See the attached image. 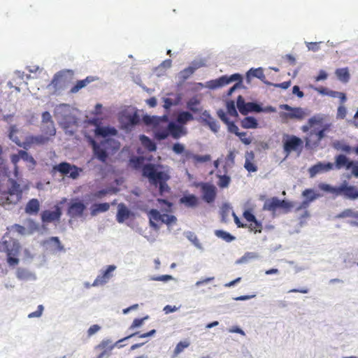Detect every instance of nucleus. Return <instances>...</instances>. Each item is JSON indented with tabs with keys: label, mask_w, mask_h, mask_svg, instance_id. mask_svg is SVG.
<instances>
[{
	"label": "nucleus",
	"mask_w": 358,
	"mask_h": 358,
	"mask_svg": "<svg viewBox=\"0 0 358 358\" xmlns=\"http://www.w3.org/2000/svg\"><path fill=\"white\" fill-rule=\"evenodd\" d=\"M8 229L10 231L17 232L22 236H29V232H27V228L24 226L13 224Z\"/></svg>",
	"instance_id": "49"
},
{
	"label": "nucleus",
	"mask_w": 358,
	"mask_h": 358,
	"mask_svg": "<svg viewBox=\"0 0 358 358\" xmlns=\"http://www.w3.org/2000/svg\"><path fill=\"white\" fill-rule=\"evenodd\" d=\"M199 120L208 126L213 132L217 133L220 127L217 122L211 117L207 110L203 112L202 115L199 117Z\"/></svg>",
	"instance_id": "24"
},
{
	"label": "nucleus",
	"mask_w": 358,
	"mask_h": 358,
	"mask_svg": "<svg viewBox=\"0 0 358 358\" xmlns=\"http://www.w3.org/2000/svg\"><path fill=\"white\" fill-rule=\"evenodd\" d=\"M227 112L231 115H233V116L238 115V113H237V110H236V106H235L234 101H228L227 103Z\"/></svg>",
	"instance_id": "62"
},
{
	"label": "nucleus",
	"mask_w": 358,
	"mask_h": 358,
	"mask_svg": "<svg viewBox=\"0 0 358 358\" xmlns=\"http://www.w3.org/2000/svg\"><path fill=\"white\" fill-rule=\"evenodd\" d=\"M268 73H265L264 69L262 67L259 68H251L246 73L245 80L246 84L252 87L256 83V80H259L262 83L266 84L268 86H273L275 87H280L283 90L287 89L290 86V81L283 82L282 83H275L273 82V79H267L266 76Z\"/></svg>",
	"instance_id": "4"
},
{
	"label": "nucleus",
	"mask_w": 358,
	"mask_h": 358,
	"mask_svg": "<svg viewBox=\"0 0 358 358\" xmlns=\"http://www.w3.org/2000/svg\"><path fill=\"white\" fill-rule=\"evenodd\" d=\"M97 137H102L99 141H92L91 145L94 158L108 164L110 157L120 148V143L111 138L117 134V130L113 127L97 126L94 130Z\"/></svg>",
	"instance_id": "1"
},
{
	"label": "nucleus",
	"mask_w": 358,
	"mask_h": 358,
	"mask_svg": "<svg viewBox=\"0 0 358 358\" xmlns=\"http://www.w3.org/2000/svg\"><path fill=\"white\" fill-rule=\"evenodd\" d=\"M148 317H149L147 315V316H145V317H143L141 319H135V320H134L131 325L129 327V329H134L135 328L141 327L143 325V322L145 320H147L148 319Z\"/></svg>",
	"instance_id": "63"
},
{
	"label": "nucleus",
	"mask_w": 358,
	"mask_h": 358,
	"mask_svg": "<svg viewBox=\"0 0 358 358\" xmlns=\"http://www.w3.org/2000/svg\"><path fill=\"white\" fill-rule=\"evenodd\" d=\"M236 106L240 113L243 115H247L250 112L261 113L262 106L256 102L245 103L241 96H238L236 101Z\"/></svg>",
	"instance_id": "13"
},
{
	"label": "nucleus",
	"mask_w": 358,
	"mask_h": 358,
	"mask_svg": "<svg viewBox=\"0 0 358 358\" xmlns=\"http://www.w3.org/2000/svg\"><path fill=\"white\" fill-rule=\"evenodd\" d=\"M157 201L160 203V207L163 211L170 212L171 211L172 203L169 202L166 199H158Z\"/></svg>",
	"instance_id": "61"
},
{
	"label": "nucleus",
	"mask_w": 358,
	"mask_h": 358,
	"mask_svg": "<svg viewBox=\"0 0 358 358\" xmlns=\"http://www.w3.org/2000/svg\"><path fill=\"white\" fill-rule=\"evenodd\" d=\"M219 178L218 185L222 188H226L229 186V182L231 181V178L229 176L226 175H218Z\"/></svg>",
	"instance_id": "57"
},
{
	"label": "nucleus",
	"mask_w": 358,
	"mask_h": 358,
	"mask_svg": "<svg viewBox=\"0 0 358 358\" xmlns=\"http://www.w3.org/2000/svg\"><path fill=\"white\" fill-rule=\"evenodd\" d=\"M228 130L237 136H238L243 143L245 145H249L251 143V140L250 138H242V136H245V132H239L238 127L232 122H229L228 124Z\"/></svg>",
	"instance_id": "28"
},
{
	"label": "nucleus",
	"mask_w": 358,
	"mask_h": 358,
	"mask_svg": "<svg viewBox=\"0 0 358 358\" xmlns=\"http://www.w3.org/2000/svg\"><path fill=\"white\" fill-rule=\"evenodd\" d=\"M231 206L229 203H224L222 204L220 210L221 220L224 223H227L229 220V214L231 211Z\"/></svg>",
	"instance_id": "39"
},
{
	"label": "nucleus",
	"mask_w": 358,
	"mask_h": 358,
	"mask_svg": "<svg viewBox=\"0 0 358 358\" xmlns=\"http://www.w3.org/2000/svg\"><path fill=\"white\" fill-rule=\"evenodd\" d=\"M172 150L178 155L184 153L185 149V145L180 143H176L173 145Z\"/></svg>",
	"instance_id": "64"
},
{
	"label": "nucleus",
	"mask_w": 358,
	"mask_h": 358,
	"mask_svg": "<svg viewBox=\"0 0 358 358\" xmlns=\"http://www.w3.org/2000/svg\"><path fill=\"white\" fill-rule=\"evenodd\" d=\"M110 205L108 203H102L95 204L91 211L92 216H96L100 212H106L108 210Z\"/></svg>",
	"instance_id": "43"
},
{
	"label": "nucleus",
	"mask_w": 358,
	"mask_h": 358,
	"mask_svg": "<svg viewBox=\"0 0 358 358\" xmlns=\"http://www.w3.org/2000/svg\"><path fill=\"white\" fill-rule=\"evenodd\" d=\"M148 280H155V281H162L164 282H166L171 280L177 281V280L176 278H174L171 275H158V276L150 275L148 277Z\"/></svg>",
	"instance_id": "50"
},
{
	"label": "nucleus",
	"mask_w": 358,
	"mask_h": 358,
	"mask_svg": "<svg viewBox=\"0 0 358 358\" xmlns=\"http://www.w3.org/2000/svg\"><path fill=\"white\" fill-rule=\"evenodd\" d=\"M254 157L255 155L252 152H247L245 153L244 167L249 172H255L257 171V166L251 162L254 159Z\"/></svg>",
	"instance_id": "33"
},
{
	"label": "nucleus",
	"mask_w": 358,
	"mask_h": 358,
	"mask_svg": "<svg viewBox=\"0 0 358 358\" xmlns=\"http://www.w3.org/2000/svg\"><path fill=\"white\" fill-rule=\"evenodd\" d=\"M176 221L177 218L176 216L172 215L162 214L161 222L166 224V225L170 226L172 224L176 223Z\"/></svg>",
	"instance_id": "54"
},
{
	"label": "nucleus",
	"mask_w": 358,
	"mask_h": 358,
	"mask_svg": "<svg viewBox=\"0 0 358 358\" xmlns=\"http://www.w3.org/2000/svg\"><path fill=\"white\" fill-rule=\"evenodd\" d=\"M194 117L192 114L189 111H180L176 117V122L180 124L185 125L189 121L192 120Z\"/></svg>",
	"instance_id": "29"
},
{
	"label": "nucleus",
	"mask_w": 358,
	"mask_h": 358,
	"mask_svg": "<svg viewBox=\"0 0 358 358\" xmlns=\"http://www.w3.org/2000/svg\"><path fill=\"white\" fill-rule=\"evenodd\" d=\"M335 74L337 78L343 83L348 82L350 78L348 68L337 69L335 71Z\"/></svg>",
	"instance_id": "37"
},
{
	"label": "nucleus",
	"mask_w": 358,
	"mask_h": 358,
	"mask_svg": "<svg viewBox=\"0 0 358 358\" xmlns=\"http://www.w3.org/2000/svg\"><path fill=\"white\" fill-rule=\"evenodd\" d=\"M16 277L20 280L34 281L36 280V275L27 268H18L16 271Z\"/></svg>",
	"instance_id": "26"
},
{
	"label": "nucleus",
	"mask_w": 358,
	"mask_h": 358,
	"mask_svg": "<svg viewBox=\"0 0 358 358\" xmlns=\"http://www.w3.org/2000/svg\"><path fill=\"white\" fill-rule=\"evenodd\" d=\"M184 236L199 250L201 252L203 251V248L202 244L199 242L196 236L194 233L192 231H185L184 232Z\"/></svg>",
	"instance_id": "36"
},
{
	"label": "nucleus",
	"mask_w": 358,
	"mask_h": 358,
	"mask_svg": "<svg viewBox=\"0 0 358 358\" xmlns=\"http://www.w3.org/2000/svg\"><path fill=\"white\" fill-rule=\"evenodd\" d=\"M233 82H236V83L229 90H240L247 87L243 86V77L239 73H234L231 76L224 75L217 79L210 80L208 82V87L210 90H214L222 87Z\"/></svg>",
	"instance_id": "5"
},
{
	"label": "nucleus",
	"mask_w": 358,
	"mask_h": 358,
	"mask_svg": "<svg viewBox=\"0 0 358 358\" xmlns=\"http://www.w3.org/2000/svg\"><path fill=\"white\" fill-rule=\"evenodd\" d=\"M326 117L327 116L323 114L316 115L308 120V124H309V127H313L317 124H321L323 122Z\"/></svg>",
	"instance_id": "48"
},
{
	"label": "nucleus",
	"mask_w": 358,
	"mask_h": 358,
	"mask_svg": "<svg viewBox=\"0 0 358 358\" xmlns=\"http://www.w3.org/2000/svg\"><path fill=\"white\" fill-rule=\"evenodd\" d=\"M241 125L245 129H255L258 126L257 120L252 116H248L241 121Z\"/></svg>",
	"instance_id": "40"
},
{
	"label": "nucleus",
	"mask_w": 358,
	"mask_h": 358,
	"mask_svg": "<svg viewBox=\"0 0 358 358\" xmlns=\"http://www.w3.org/2000/svg\"><path fill=\"white\" fill-rule=\"evenodd\" d=\"M167 129L169 132V135L175 139H178L181 136H186L187 134V128L176 121L169 122Z\"/></svg>",
	"instance_id": "16"
},
{
	"label": "nucleus",
	"mask_w": 358,
	"mask_h": 358,
	"mask_svg": "<svg viewBox=\"0 0 358 358\" xmlns=\"http://www.w3.org/2000/svg\"><path fill=\"white\" fill-rule=\"evenodd\" d=\"M280 108L287 110V112L280 113V117L282 118L289 119H302L306 114L304 110L301 108H292L287 104L280 105Z\"/></svg>",
	"instance_id": "14"
},
{
	"label": "nucleus",
	"mask_w": 358,
	"mask_h": 358,
	"mask_svg": "<svg viewBox=\"0 0 358 358\" xmlns=\"http://www.w3.org/2000/svg\"><path fill=\"white\" fill-rule=\"evenodd\" d=\"M10 187L7 192L2 194L0 197V206L6 208L7 206L16 204L22 198V188L14 180H9Z\"/></svg>",
	"instance_id": "6"
},
{
	"label": "nucleus",
	"mask_w": 358,
	"mask_h": 358,
	"mask_svg": "<svg viewBox=\"0 0 358 358\" xmlns=\"http://www.w3.org/2000/svg\"><path fill=\"white\" fill-rule=\"evenodd\" d=\"M180 202L189 207H193L197 203V199L195 196L190 194L180 199Z\"/></svg>",
	"instance_id": "46"
},
{
	"label": "nucleus",
	"mask_w": 358,
	"mask_h": 358,
	"mask_svg": "<svg viewBox=\"0 0 358 358\" xmlns=\"http://www.w3.org/2000/svg\"><path fill=\"white\" fill-rule=\"evenodd\" d=\"M187 108L193 113L201 110L200 100L196 97L190 99L187 103Z\"/></svg>",
	"instance_id": "38"
},
{
	"label": "nucleus",
	"mask_w": 358,
	"mask_h": 358,
	"mask_svg": "<svg viewBox=\"0 0 358 358\" xmlns=\"http://www.w3.org/2000/svg\"><path fill=\"white\" fill-rule=\"evenodd\" d=\"M333 147L337 150H341L342 152H347V153H349L351 151L350 146H349L348 145L344 144L338 141L334 142Z\"/></svg>",
	"instance_id": "51"
},
{
	"label": "nucleus",
	"mask_w": 358,
	"mask_h": 358,
	"mask_svg": "<svg viewBox=\"0 0 358 358\" xmlns=\"http://www.w3.org/2000/svg\"><path fill=\"white\" fill-rule=\"evenodd\" d=\"M334 168V164L331 162H320L311 166L308 169V172L310 178H314L317 174L328 172L332 170Z\"/></svg>",
	"instance_id": "18"
},
{
	"label": "nucleus",
	"mask_w": 358,
	"mask_h": 358,
	"mask_svg": "<svg viewBox=\"0 0 358 358\" xmlns=\"http://www.w3.org/2000/svg\"><path fill=\"white\" fill-rule=\"evenodd\" d=\"M72 108L66 103H61L55 108V116L58 120H66L71 115Z\"/></svg>",
	"instance_id": "20"
},
{
	"label": "nucleus",
	"mask_w": 358,
	"mask_h": 358,
	"mask_svg": "<svg viewBox=\"0 0 358 358\" xmlns=\"http://www.w3.org/2000/svg\"><path fill=\"white\" fill-rule=\"evenodd\" d=\"M353 161L343 154H339L335 156V162L334 166L336 169L340 170L345 169V170H350V167L353 165Z\"/></svg>",
	"instance_id": "21"
},
{
	"label": "nucleus",
	"mask_w": 358,
	"mask_h": 358,
	"mask_svg": "<svg viewBox=\"0 0 358 358\" xmlns=\"http://www.w3.org/2000/svg\"><path fill=\"white\" fill-rule=\"evenodd\" d=\"M54 211L44 210L41 213V220L43 222H52L54 221H59L62 216V210L56 206Z\"/></svg>",
	"instance_id": "23"
},
{
	"label": "nucleus",
	"mask_w": 358,
	"mask_h": 358,
	"mask_svg": "<svg viewBox=\"0 0 358 358\" xmlns=\"http://www.w3.org/2000/svg\"><path fill=\"white\" fill-rule=\"evenodd\" d=\"M338 218L356 217L358 219V213L351 209H346L337 215Z\"/></svg>",
	"instance_id": "53"
},
{
	"label": "nucleus",
	"mask_w": 358,
	"mask_h": 358,
	"mask_svg": "<svg viewBox=\"0 0 358 358\" xmlns=\"http://www.w3.org/2000/svg\"><path fill=\"white\" fill-rule=\"evenodd\" d=\"M303 141L301 138L292 136L284 141V151L287 153V155H288L291 152L298 150L299 148L301 147Z\"/></svg>",
	"instance_id": "19"
},
{
	"label": "nucleus",
	"mask_w": 358,
	"mask_h": 358,
	"mask_svg": "<svg viewBox=\"0 0 358 358\" xmlns=\"http://www.w3.org/2000/svg\"><path fill=\"white\" fill-rule=\"evenodd\" d=\"M141 112L134 110V108L127 109L123 113L121 117V122L124 124L127 129L134 127L140 122L141 120L148 126H152L157 128L160 126L162 122H168V116L163 115L162 116L149 115L140 114Z\"/></svg>",
	"instance_id": "2"
},
{
	"label": "nucleus",
	"mask_w": 358,
	"mask_h": 358,
	"mask_svg": "<svg viewBox=\"0 0 358 358\" xmlns=\"http://www.w3.org/2000/svg\"><path fill=\"white\" fill-rule=\"evenodd\" d=\"M54 171L59 172L62 176H68L72 179H76L81 170L76 166L71 165L68 162H62L55 165L52 168Z\"/></svg>",
	"instance_id": "11"
},
{
	"label": "nucleus",
	"mask_w": 358,
	"mask_h": 358,
	"mask_svg": "<svg viewBox=\"0 0 358 358\" xmlns=\"http://www.w3.org/2000/svg\"><path fill=\"white\" fill-rule=\"evenodd\" d=\"M143 176L148 178L149 182L156 187H159V192L160 195H164L170 189L166 184V181L169 180L170 176L167 172L160 171L154 164H149L143 166Z\"/></svg>",
	"instance_id": "3"
},
{
	"label": "nucleus",
	"mask_w": 358,
	"mask_h": 358,
	"mask_svg": "<svg viewBox=\"0 0 358 358\" xmlns=\"http://www.w3.org/2000/svg\"><path fill=\"white\" fill-rule=\"evenodd\" d=\"M30 74H25L24 72L15 71L13 73L11 79L8 83V86L14 90H24L28 88V80L36 78Z\"/></svg>",
	"instance_id": "7"
},
{
	"label": "nucleus",
	"mask_w": 358,
	"mask_h": 358,
	"mask_svg": "<svg viewBox=\"0 0 358 358\" xmlns=\"http://www.w3.org/2000/svg\"><path fill=\"white\" fill-rule=\"evenodd\" d=\"M149 220H152L155 221H161L162 215L160 214L159 211L156 209H151L149 213Z\"/></svg>",
	"instance_id": "60"
},
{
	"label": "nucleus",
	"mask_w": 358,
	"mask_h": 358,
	"mask_svg": "<svg viewBox=\"0 0 358 358\" xmlns=\"http://www.w3.org/2000/svg\"><path fill=\"white\" fill-rule=\"evenodd\" d=\"M86 209V206L80 201H71L69 203L67 214L72 218L81 217L84 210Z\"/></svg>",
	"instance_id": "17"
},
{
	"label": "nucleus",
	"mask_w": 358,
	"mask_h": 358,
	"mask_svg": "<svg viewBox=\"0 0 358 358\" xmlns=\"http://www.w3.org/2000/svg\"><path fill=\"white\" fill-rule=\"evenodd\" d=\"M180 100V96L178 94L177 95V96L175 99H172L171 98H166L164 99V108L166 110H168L171 108V106L177 105L179 103Z\"/></svg>",
	"instance_id": "52"
},
{
	"label": "nucleus",
	"mask_w": 358,
	"mask_h": 358,
	"mask_svg": "<svg viewBox=\"0 0 358 358\" xmlns=\"http://www.w3.org/2000/svg\"><path fill=\"white\" fill-rule=\"evenodd\" d=\"M40 209L39 201L36 199H32L29 201L25 207V212L29 215L38 213Z\"/></svg>",
	"instance_id": "32"
},
{
	"label": "nucleus",
	"mask_w": 358,
	"mask_h": 358,
	"mask_svg": "<svg viewBox=\"0 0 358 358\" xmlns=\"http://www.w3.org/2000/svg\"><path fill=\"white\" fill-rule=\"evenodd\" d=\"M25 227L27 228V232H29V236L38 229V224L34 222L33 220H29Z\"/></svg>",
	"instance_id": "59"
},
{
	"label": "nucleus",
	"mask_w": 358,
	"mask_h": 358,
	"mask_svg": "<svg viewBox=\"0 0 358 358\" xmlns=\"http://www.w3.org/2000/svg\"><path fill=\"white\" fill-rule=\"evenodd\" d=\"M42 122L43 124H50L51 127L49 131H47V134L50 136H54L56 133L55 128L54 127L53 121L52 120V116L49 112L45 111L42 114Z\"/></svg>",
	"instance_id": "35"
},
{
	"label": "nucleus",
	"mask_w": 358,
	"mask_h": 358,
	"mask_svg": "<svg viewBox=\"0 0 358 358\" xmlns=\"http://www.w3.org/2000/svg\"><path fill=\"white\" fill-rule=\"evenodd\" d=\"M26 69L30 73H34L35 75L36 73H38V75L46 74V71H44L43 68L37 65L27 66Z\"/></svg>",
	"instance_id": "55"
},
{
	"label": "nucleus",
	"mask_w": 358,
	"mask_h": 358,
	"mask_svg": "<svg viewBox=\"0 0 358 358\" xmlns=\"http://www.w3.org/2000/svg\"><path fill=\"white\" fill-rule=\"evenodd\" d=\"M189 345V343L187 341H180L179 342L173 351V356L177 357L180 352L183 351V350L187 348Z\"/></svg>",
	"instance_id": "56"
},
{
	"label": "nucleus",
	"mask_w": 358,
	"mask_h": 358,
	"mask_svg": "<svg viewBox=\"0 0 358 358\" xmlns=\"http://www.w3.org/2000/svg\"><path fill=\"white\" fill-rule=\"evenodd\" d=\"M205 66L206 62L204 59H196L192 61L189 66L180 71L178 73L177 78L178 83L180 85H182L194 73L197 69Z\"/></svg>",
	"instance_id": "9"
},
{
	"label": "nucleus",
	"mask_w": 358,
	"mask_h": 358,
	"mask_svg": "<svg viewBox=\"0 0 358 358\" xmlns=\"http://www.w3.org/2000/svg\"><path fill=\"white\" fill-rule=\"evenodd\" d=\"M203 199L207 203H211L215 200L216 196V187L208 183L201 184Z\"/></svg>",
	"instance_id": "22"
},
{
	"label": "nucleus",
	"mask_w": 358,
	"mask_h": 358,
	"mask_svg": "<svg viewBox=\"0 0 358 358\" xmlns=\"http://www.w3.org/2000/svg\"><path fill=\"white\" fill-rule=\"evenodd\" d=\"M338 196H343L348 199L356 200L358 199V187L350 185L346 180L343 181L341 185L338 186Z\"/></svg>",
	"instance_id": "15"
},
{
	"label": "nucleus",
	"mask_w": 358,
	"mask_h": 358,
	"mask_svg": "<svg viewBox=\"0 0 358 358\" xmlns=\"http://www.w3.org/2000/svg\"><path fill=\"white\" fill-rule=\"evenodd\" d=\"M50 243H54L57 245L59 250H64V245L61 243L59 238L58 237H50L48 239L44 241L43 244H50Z\"/></svg>",
	"instance_id": "58"
},
{
	"label": "nucleus",
	"mask_w": 358,
	"mask_h": 358,
	"mask_svg": "<svg viewBox=\"0 0 358 358\" xmlns=\"http://www.w3.org/2000/svg\"><path fill=\"white\" fill-rule=\"evenodd\" d=\"M318 187L324 192L335 194L336 196H338L339 194L338 187H333L331 185L326 183H320Z\"/></svg>",
	"instance_id": "47"
},
{
	"label": "nucleus",
	"mask_w": 358,
	"mask_h": 358,
	"mask_svg": "<svg viewBox=\"0 0 358 358\" xmlns=\"http://www.w3.org/2000/svg\"><path fill=\"white\" fill-rule=\"evenodd\" d=\"M302 196L306 198V200L310 203L313 202L320 196V194H316L312 189H306L302 192Z\"/></svg>",
	"instance_id": "45"
},
{
	"label": "nucleus",
	"mask_w": 358,
	"mask_h": 358,
	"mask_svg": "<svg viewBox=\"0 0 358 358\" xmlns=\"http://www.w3.org/2000/svg\"><path fill=\"white\" fill-rule=\"evenodd\" d=\"M131 215V212L124 203H120L118 204L116 220L119 223H123Z\"/></svg>",
	"instance_id": "27"
},
{
	"label": "nucleus",
	"mask_w": 358,
	"mask_h": 358,
	"mask_svg": "<svg viewBox=\"0 0 358 358\" xmlns=\"http://www.w3.org/2000/svg\"><path fill=\"white\" fill-rule=\"evenodd\" d=\"M215 234L217 237L222 238L226 242L230 243L236 239V237L223 230H216Z\"/></svg>",
	"instance_id": "44"
},
{
	"label": "nucleus",
	"mask_w": 358,
	"mask_h": 358,
	"mask_svg": "<svg viewBox=\"0 0 358 358\" xmlns=\"http://www.w3.org/2000/svg\"><path fill=\"white\" fill-rule=\"evenodd\" d=\"M279 203L280 199L278 197H272L271 199H266L264 202L263 209L271 211L274 213L276 209L279 208Z\"/></svg>",
	"instance_id": "30"
},
{
	"label": "nucleus",
	"mask_w": 358,
	"mask_h": 358,
	"mask_svg": "<svg viewBox=\"0 0 358 358\" xmlns=\"http://www.w3.org/2000/svg\"><path fill=\"white\" fill-rule=\"evenodd\" d=\"M20 248V243L15 239L4 236L0 241V252H6L7 255L17 256Z\"/></svg>",
	"instance_id": "10"
},
{
	"label": "nucleus",
	"mask_w": 358,
	"mask_h": 358,
	"mask_svg": "<svg viewBox=\"0 0 358 358\" xmlns=\"http://www.w3.org/2000/svg\"><path fill=\"white\" fill-rule=\"evenodd\" d=\"M115 265H108L103 270L100 271V273L97 275L96 279L92 283L93 287L103 286L108 283L110 280L113 277V272L116 270Z\"/></svg>",
	"instance_id": "12"
},
{
	"label": "nucleus",
	"mask_w": 358,
	"mask_h": 358,
	"mask_svg": "<svg viewBox=\"0 0 358 358\" xmlns=\"http://www.w3.org/2000/svg\"><path fill=\"white\" fill-rule=\"evenodd\" d=\"M94 81H98L100 83L101 80L97 76H87L83 80L77 81L76 84L71 88V90H81L82 88L86 87L88 84Z\"/></svg>",
	"instance_id": "31"
},
{
	"label": "nucleus",
	"mask_w": 358,
	"mask_h": 358,
	"mask_svg": "<svg viewBox=\"0 0 358 358\" xmlns=\"http://www.w3.org/2000/svg\"><path fill=\"white\" fill-rule=\"evenodd\" d=\"M74 78V71L71 69H63L55 74L50 85L54 88L65 87L73 82Z\"/></svg>",
	"instance_id": "8"
},
{
	"label": "nucleus",
	"mask_w": 358,
	"mask_h": 358,
	"mask_svg": "<svg viewBox=\"0 0 358 358\" xmlns=\"http://www.w3.org/2000/svg\"><path fill=\"white\" fill-rule=\"evenodd\" d=\"M322 95H327L331 97H338L340 99L341 103L346 101V95L338 91H318Z\"/></svg>",
	"instance_id": "42"
},
{
	"label": "nucleus",
	"mask_w": 358,
	"mask_h": 358,
	"mask_svg": "<svg viewBox=\"0 0 358 358\" xmlns=\"http://www.w3.org/2000/svg\"><path fill=\"white\" fill-rule=\"evenodd\" d=\"M140 141L143 145L149 151H155L157 149L156 144L148 136L145 135L140 136Z\"/></svg>",
	"instance_id": "41"
},
{
	"label": "nucleus",
	"mask_w": 358,
	"mask_h": 358,
	"mask_svg": "<svg viewBox=\"0 0 358 358\" xmlns=\"http://www.w3.org/2000/svg\"><path fill=\"white\" fill-rule=\"evenodd\" d=\"M260 258V255L254 252H247L240 259L236 260V264H246L250 261L258 259Z\"/></svg>",
	"instance_id": "34"
},
{
	"label": "nucleus",
	"mask_w": 358,
	"mask_h": 358,
	"mask_svg": "<svg viewBox=\"0 0 358 358\" xmlns=\"http://www.w3.org/2000/svg\"><path fill=\"white\" fill-rule=\"evenodd\" d=\"M138 334V332H136L134 334H131L120 340H119L117 342H116L114 345H111L112 341L110 339H104L103 340L99 345H97L95 347V350H106L109 349V350H112L115 345H116L117 343L123 342L124 341H126L130 338H132L133 336Z\"/></svg>",
	"instance_id": "25"
}]
</instances>
